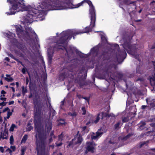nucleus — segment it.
Wrapping results in <instances>:
<instances>
[{"mask_svg": "<svg viewBox=\"0 0 155 155\" xmlns=\"http://www.w3.org/2000/svg\"><path fill=\"white\" fill-rule=\"evenodd\" d=\"M34 106V120L35 127L37 133L35 135L37 155H48L45 153L47 144V134L45 131L42 132L39 126L43 118V113L41 105V99L38 94H35L33 99Z\"/></svg>", "mask_w": 155, "mask_h": 155, "instance_id": "1", "label": "nucleus"}, {"mask_svg": "<svg viewBox=\"0 0 155 155\" xmlns=\"http://www.w3.org/2000/svg\"><path fill=\"white\" fill-rule=\"evenodd\" d=\"M37 6L38 9L31 8L30 6L26 7L24 2V0H10V5L12 7L10 8V15L15 14L16 12H22L24 11H28V14L25 17L24 21L26 23L30 24L37 18H39V15L41 14L42 15L44 12V9L46 11H48L47 8H42V3Z\"/></svg>", "mask_w": 155, "mask_h": 155, "instance_id": "2", "label": "nucleus"}, {"mask_svg": "<svg viewBox=\"0 0 155 155\" xmlns=\"http://www.w3.org/2000/svg\"><path fill=\"white\" fill-rule=\"evenodd\" d=\"M84 1L74 5L71 0H45L42 3V8L48 11L65 9L68 8H78L82 5Z\"/></svg>", "mask_w": 155, "mask_h": 155, "instance_id": "3", "label": "nucleus"}, {"mask_svg": "<svg viewBox=\"0 0 155 155\" xmlns=\"http://www.w3.org/2000/svg\"><path fill=\"white\" fill-rule=\"evenodd\" d=\"M91 20V22L90 26L86 27L82 31L79 30L78 31H74L72 30H68L65 31H63L61 33V37L60 40L57 42L58 44H63L67 41V40L69 39L70 40L73 35L74 39L75 38L74 36L80 34L88 33L92 31L93 28L95 26V22L96 21V17L95 20Z\"/></svg>", "mask_w": 155, "mask_h": 155, "instance_id": "4", "label": "nucleus"}, {"mask_svg": "<svg viewBox=\"0 0 155 155\" xmlns=\"http://www.w3.org/2000/svg\"><path fill=\"white\" fill-rule=\"evenodd\" d=\"M131 38L130 36H128L123 38L124 43L123 46L124 50H121L119 52L117 56V59L118 60L119 57L122 61L126 58L127 53L133 55H134L137 52V48L135 45H131Z\"/></svg>", "mask_w": 155, "mask_h": 155, "instance_id": "5", "label": "nucleus"}, {"mask_svg": "<svg viewBox=\"0 0 155 155\" xmlns=\"http://www.w3.org/2000/svg\"><path fill=\"white\" fill-rule=\"evenodd\" d=\"M61 37H60L61 38ZM60 38L56 42V44L58 45L57 48L58 50L61 49L62 50H65L67 54V58L65 59V61L67 63H69L72 60H74L75 58V54L74 52V50L75 51L76 48L71 47H69V48H67L65 46H62L60 45H64L65 44L67 43V41L68 39L67 40V41L65 43L63 44H58L57 43ZM68 39L70 40L69 39Z\"/></svg>", "mask_w": 155, "mask_h": 155, "instance_id": "6", "label": "nucleus"}, {"mask_svg": "<svg viewBox=\"0 0 155 155\" xmlns=\"http://www.w3.org/2000/svg\"><path fill=\"white\" fill-rule=\"evenodd\" d=\"M16 31L18 37L24 39H29L30 37L29 33L27 31H24L21 28L17 26L16 27Z\"/></svg>", "mask_w": 155, "mask_h": 155, "instance_id": "7", "label": "nucleus"}, {"mask_svg": "<svg viewBox=\"0 0 155 155\" xmlns=\"http://www.w3.org/2000/svg\"><path fill=\"white\" fill-rule=\"evenodd\" d=\"M10 43L13 44L23 53H25V50L26 49V48L23 43L18 42V40L15 38H10Z\"/></svg>", "mask_w": 155, "mask_h": 155, "instance_id": "8", "label": "nucleus"}, {"mask_svg": "<svg viewBox=\"0 0 155 155\" xmlns=\"http://www.w3.org/2000/svg\"><path fill=\"white\" fill-rule=\"evenodd\" d=\"M84 3H87L89 5L90 7L89 10V13L91 15V20H95V17L96 16L95 11L94 7L93 5L91 2L90 0H84Z\"/></svg>", "mask_w": 155, "mask_h": 155, "instance_id": "9", "label": "nucleus"}, {"mask_svg": "<svg viewBox=\"0 0 155 155\" xmlns=\"http://www.w3.org/2000/svg\"><path fill=\"white\" fill-rule=\"evenodd\" d=\"M79 131H78L77 134L74 136V138L72 139L74 144L80 145L83 140L82 136L80 134H79Z\"/></svg>", "mask_w": 155, "mask_h": 155, "instance_id": "10", "label": "nucleus"}, {"mask_svg": "<svg viewBox=\"0 0 155 155\" xmlns=\"http://www.w3.org/2000/svg\"><path fill=\"white\" fill-rule=\"evenodd\" d=\"M101 56L102 57V59L104 61L108 60L110 59V55L108 51H103Z\"/></svg>", "mask_w": 155, "mask_h": 155, "instance_id": "11", "label": "nucleus"}, {"mask_svg": "<svg viewBox=\"0 0 155 155\" xmlns=\"http://www.w3.org/2000/svg\"><path fill=\"white\" fill-rule=\"evenodd\" d=\"M45 127L46 128L48 132H49L52 129V122L48 120L45 124Z\"/></svg>", "mask_w": 155, "mask_h": 155, "instance_id": "12", "label": "nucleus"}, {"mask_svg": "<svg viewBox=\"0 0 155 155\" xmlns=\"http://www.w3.org/2000/svg\"><path fill=\"white\" fill-rule=\"evenodd\" d=\"M100 48V46L99 45H96L91 49V52L92 54L96 53V54H97L99 51Z\"/></svg>", "mask_w": 155, "mask_h": 155, "instance_id": "13", "label": "nucleus"}, {"mask_svg": "<svg viewBox=\"0 0 155 155\" xmlns=\"http://www.w3.org/2000/svg\"><path fill=\"white\" fill-rule=\"evenodd\" d=\"M25 29L26 30L25 31H27L28 32V31L31 32L35 35V38L36 39V41L38 42V36L34 30H32V29L28 27H25Z\"/></svg>", "mask_w": 155, "mask_h": 155, "instance_id": "14", "label": "nucleus"}, {"mask_svg": "<svg viewBox=\"0 0 155 155\" xmlns=\"http://www.w3.org/2000/svg\"><path fill=\"white\" fill-rule=\"evenodd\" d=\"M74 82L75 83L78 84L81 87L83 86L84 85V80L81 78H76Z\"/></svg>", "mask_w": 155, "mask_h": 155, "instance_id": "15", "label": "nucleus"}, {"mask_svg": "<svg viewBox=\"0 0 155 155\" xmlns=\"http://www.w3.org/2000/svg\"><path fill=\"white\" fill-rule=\"evenodd\" d=\"M57 121L59 122L57 125V126H58L65 125L67 124V123L65 121V120L64 119L60 118L58 119Z\"/></svg>", "mask_w": 155, "mask_h": 155, "instance_id": "16", "label": "nucleus"}, {"mask_svg": "<svg viewBox=\"0 0 155 155\" xmlns=\"http://www.w3.org/2000/svg\"><path fill=\"white\" fill-rule=\"evenodd\" d=\"M150 81L151 86L155 87V76L150 77Z\"/></svg>", "mask_w": 155, "mask_h": 155, "instance_id": "17", "label": "nucleus"}, {"mask_svg": "<svg viewBox=\"0 0 155 155\" xmlns=\"http://www.w3.org/2000/svg\"><path fill=\"white\" fill-rule=\"evenodd\" d=\"M53 53H50L48 52V60L49 63L51 64L52 62V60L53 56Z\"/></svg>", "mask_w": 155, "mask_h": 155, "instance_id": "18", "label": "nucleus"}, {"mask_svg": "<svg viewBox=\"0 0 155 155\" xmlns=\"http://www.w3.org/2000/svg\"><path fill=\"white\" fill-rule=\"evenodd\" d=\"M146 123L145 121H142L139 124V129L141 130L144 129V127L146 125Z\"/></svg>", "mask_w": 155, "mask_h": 155, "instance_id": "19", "label": "nucleus"}, {"mask_svg": "<svg viewBox=\"0 0 155 155\" xmlns=\"http://www.w3.org/2000/svg\"><path fill=\"white\" fill-rule=\"evenodd\" d=\"M75 51L77 54L81 58H84L86 57L84 56L85 54L81 52L80 51H79L77 49H75Z\"/></svg>", "mask_w": 155, "mask_h": 155, "instance_id": "20", "label": "nucleus"}, {"mask_svg": "<svg viewBox=\"0 0 155 155\" xmlns=\"http://www.w3.org/2000/svg\"><path fill=\"white\" fill-rule=\"evenodd\" d=\"M68 143L67 147L68 148H73L74 145H76L74 144V141L72 140V139L71 141L68 142Z\"/></svg>", "mask_w": 155, "mask_h": 155, "instance_id": "21", "label": "nucleus"}, {"mask_svg": "<svg viewBox=\"0 0 155 155\" xmlns=\"http://www.w3.org/2000/svg\"><path fill=\"white\" fill-rule=\"evenodd\" d=\"M21 92L23 96H24L25 94L27 92V87L22 86L21 87Z\"/></svg>", "mask_w": 155, "mask_h": 155, "instance_id": "22", "label": "nucleus"}, {"mask_svg": "<svg viewBox=\"0 0 155 155\" xmlns=\"http://www.w3.org/2000/svg\"><path fill=\"white\" fill-rule=\"evenodd\" d=\"M94 148L93 147L90 145L87 146L86 148V149L88 151L91 152L92 153H94Z\"/></svg>", "mask_w": 155, "mask_h": 155, "instance_id": "23", "label": "nucleus"}, {"mask_svg": "<svg viewBox=\"0 0 155 155\" xmlns=\"http://www.w3.org/2000/svg\"><path fill=\"white\" fill-rule=\"evenodd\" d=\"M111 68L110 67L108 66L105 70V72L108 75H111Z\"/></svg>", "mask_w": 155, "mask_h": 155, "instance_id": "24", "label": "nucleus"}, {"mask_svg": "<svg viewBox=\"0 0 155 155\" xmlns=\"http://www.w3.org/2000/svg\"><path fill=\"white\" fill-rule=\"evenodd\" d=\"M121 123V121H119L114 125V128L115 130H118L119 129L120 127L119 126Z\"/></svg>", "mask_w": 155, "mask_h": 155, "instance_id": "25", "label": "nucleus"}, {"mask_svg": "<svg viewBox=\"0 0 155 155\" xmlns=\"http://www.w3.org/2000/svg\"><path fill=\"white\" fill-rule=\"evenodd\" d=\"M28 138V136L27 134H25L23 137L21 141V143H25Z\"/></svg>", "mask_w": 155, "mask_h": 155, "instance_id": "26", "label": "nucleus"}, {"mask_svg": "<svg viewBox=\"0 0 155 155\" xmlns=\"http://www.w3.org/2000/svg\"><path fill=\"white\" fill-rule=\"evenodd\" d=\"M10 57H11L12 58H13L14 59L15 61H16L18 63L21 64L22 66H24L22 62L21 61H19L18 59L14 58L13 57L12 54L11 53H10Z\"/></svg>", "mask_w": 155, "mask_h": 155, "instance_id": "27", "label": "nucleus"}, {"mask_svg": "<svg viewBox=\"0 0 155 155\" xmlns=\"http://www.w3.org/2000/svg\"><path fill=\"white\" fill-rule=\"evenodd\" d=\"M100 114L98 113L97 114V116L96 120L94 121V123L95 124H97L99 121L100 117Z\"/></svg>", "mask_w": 155, "mask_h": 155, "instance_id": "28", "label": "nucleus"}, {"mask_svg": "<svg viewBox=\"0 0 155 155\" xmlns=\"http://www.w3.org/2000/svg\"><path fill=\"white\" fill-rule=\"evenodd\" d=\"M123 2L126 5H129L134 3V2L130 1L129 0H124Z\"/></svg>", "mask_w": 155, "mask_h": 155, "instance_id": "29", "label": "nucleus"}, {"mask_svg": "<svg viewBox=\"0 0 155 155\" xmlns=\"http://www.w3.org/2000/svg\"><path fill=\"white\" fill-rule=\"evenodd\" d=\"M26 150V147H23L21 148V155H24L25 154V152Z\"/></svg>", "mask_w": 155, "mask_h": 155, "instance_id": "30", "label": "nucleus"}, {"mask_svg": "<svg viewBox=\"0 0 155 155\" xmlns=\"http://www.w3.org/2000/svg\"><path fill=\"white\" fill-rule=\"evenodd\" d=\"M133 135V134H129L126 136L123 137L122 139L124 140H126Z\"/></svg>", "mask_w": 155, "mask_h": 155, "instance_id": "31", "label": "nucleus"}, {"mask_svg": "<svg viewBox=\"0 0 155 155\" xmlns=\"http://www.w3.org/2000/svg\"><path fill=\"white\" fill-rule=\"evenodd\" d=\"M68 115L71 116L72 117H75L77 115V114L76 112H74L72 113L71 112H68Z\"/></svg>", "mask_w": 155, "mask_h": 155, "instance_id": "32", "label": "nucleus"}, {"mask_svg": "<svg viewBox=\"0 0 155 155\" xmlns=\"http://www.w3.org/2000/svg\"><path fill=\"white\" fill-rule=\"evenodd\" d=\"M129 120V117L128 116L124 117L122 119V121L123 123L127 122Z\"/></svg>", "mask_w": 155, "mask_h": 155, "instance_id": "33", "label": "nucleus"}, {"mask_svg": "<svg viewBox=\"0 0 155 155\" xmlns=\"http://www.w3.org/2000/svg\"><path fill=\"white\" fill-rule=\"evenodd\" d=\"M117 77L119 79H122V78L123 77V74L120 72H117Z\"/></svg>", "mask_w": 155, "mask_h": 155, "instance_id": "34", "label": "nucleus"}, {"mask_svg": "<svg viewBox=\"0 0 155 155\" xmlns=\"http://www.w3.org/2000/svg\"><path fill=\"white\" fill-rule=\"evenodd\" d=\"M17 127L15 124H12L10 127V132L13 131L15 128Z\"/></svg>", "mask_w": 155, "mask_h": 155, "instance_id": "35", "label": "nucleus"}, {"mask_svg": "<svg viewBox=\"0 0 155 155\" xmlns=\"http://www.w3.org/2000/svg\"><path fill=\"white\" fill-rule=\"evenodd\" d=\"M63 133H62L58 136V140L59 141H61L63 140Z\"/></svg>", "mask_w": 155, "mask_h": 155, "instance_id": "36", "label": "nucleus"}, {"mask_svg": "<svg viewBox=\"0 0 155 155\" xmlns=\"http://www.w3.org/2000/svg\"><path fill=\"white\" fill-rule=\"evenodd\" d=\"M16 149V147L15 146H10V153L13 151H14Z\"/></svg>", "mask_w": 155, "mask_h": 155, "instance_id": "37", "label": "nucleus"}, {"mask_svg": "<svg viewBox=\"0 0 155 155\" xmlns=\"http://www.w3.org/2000/svg\"><path fill=\"white\" fill-rule=\"evenodd\" d=\"M81 109L83 112V113H82V114L83 115L85 114L86 113V110H85V107H82L81 108Z\"/></svg>", "mask_w": 155, "mask_h": 155, "instance_id": "38", "label": "nucleus"}, {"mask_svg": "<svg viewBox=\"0 0 155 155\" xmlns=\"http://www.w3.org/2000/svg\"><path fill=\"white\" fill-rule=\"evenodd\" d=\"M148 122H155V117H153L152 118H150L148 119Z\"/></svg>", "mask_w": 155, "mask_h": 155, "instance_id": "39", "label": "nucleus"}, {"mask_svg": "<svg viewBox=\"0 0 155 155\" xmlns=\"http://www.w3.org/2000/svg\"><path fill=\"white\" fill-rule=\"evenodd\" d=\"M50 137H52L54 138H55L56 137V136L54 134V132L53 131H51L50 133Z\"/></svg>", "mask_w": 155, "mask_h": 155, "instance_id": "40", "label": "nucleus"}, {"mask_svg": "<svg viewBox=\"0 0 155 155\" xmlns=\"http://www.w3.org/2000/svg\"><path fill=\"white\" fill-rule=\"evenodd\" d=\"M14 141V138L12 135L10 136V144H12Z\"/></svg>", "mask_w": 155, "mask_h": 155, "instance_id": "41", "label": "nucleus"}, {"mask_svg": "<svg viewBox=\"0 0 155 155\" xmlns=\"http://www.w3.org/2000/svg\"><path fill=\"white\" fill-rule=\"evenodd\" d=\"M64 102H65V100H63L62 101H61V104L60 106V108L61 109L62 108V107L64 105Z\"/></svg>", "mask_w": 155, "mask_h": 155, "instance_id": "42", "label": "nucleus"}, {"mask_svg": "<svg viewBox=\"0 0 155 155\" xmlns=\"http://www.w3.org/2000/svg\"><path fill=\"white\" fill-rule=\"evenodd\" d=\"M106 113H104L103 112H102L101 113V114H102V118L101 119H103V118L104 117H107V115H106Z\"/></svg>", "mask_w": 155, "mask_h": 155, "instance_id": "43", "label": "nucleus"}, {"mask_svg": "<svg viewBox=\"0 0 155 155\" xmlns=\"http://www.w3.org/2000/svg\"><path fill=\"white\" fill-rule=\"evenodd\" d=\"M85 71L87 73V70L84 67H83L81 70V72H82L84 71Z\"/></svg>", "mask_w": 155, "mask_h": 155, "instance_id": "44", "label": "nucleus"}, {"mask_svg": "<svg viewBox=\"0 0 155 155\" xmlns=\"http://www.w3.org/2000/svg\"><path fill=\"white\" fill-rule=\"evenodd\" d=\"M1 93L2 94H3V95H1L0 96V97H2V96L3 97H5V95L4 94H5L6 92L4 90H2L1 91Z\"/></svg>", "mask_w": 155, "mask_h": 155, "instance_id": "45", "label": "nucleus"}, {"mask_svg": "<svg viewBox=\"0 0 155 155\" xmlns=\"http://www.w3.org/2000/svg\"><path fill=\"white\" fill-rule=\"evenodd\" d=\"M33 129V127L31 126H30L29 127H28L27 128V130L28 131H30Z\"/></svg>", "mask_w": 155, "mask_h": 155, "instance_id": "46", "label": "nucleus"}, {"mask_svg": "<svg viewBox=\"0 0 155 155\" xmlns=\"http://www.w3.org/2000/svg\"><path fill=\"white\" fill-rule=\"evenodd\" d=\"M26 70H27V69H26V68H23L22 69L21 71H22V73L23 74H25Z\"/></svg>", "mask_w": 155, "mask_h": 155, "instance_id": "47", "label": "nucleus"}, {"mask_svg": "<svg viewBox=\"0 0 155 155\" xmlns=\"http://www.w3.org/2000/svg\"><path fill=\"white\" fill-rule=\"evenodd\" d=\"M7 102H5L4 101L0 103V106H1L2 107L6 105Z\"/></svg>", "mask_w": 155, "mask_h": 155, "instance_id": "48", "label": "nucleus"}, {"mask_svg": "<svg viewBox=\"0 0 155 155\" xmlns=\"http://www.w3.org/2000/svg\"><path fill=\"white\" fill-rule=\"evenodd\" d=\"M152 64L153 65V71H155V61H151Z\"/></svg>", "mask_w": 155, "mask_h": 155, "instance_id": "49", "label": "nucleus"}, {"mask_svg": "<svg viewBox=\"0 0 155 155\" xmlns=\"http://www.w3.org/2000/svg\"><path fill=\"white\" fill-rule=\"evenodd\" d=\"M83 99H84L85 100L87 101L88 103H89V101L90 100V98L87 97H82Z\"/></svg>", "mask_w": 155, "mask_h": 155, "instance_id": "50", "label": "nucleus"}, {"mask_svg": "<svg viewBox=\"0 0 155 155\" xmlns=\"http://www.w3.org/2000/svg\"><path fill=\"white\" fill-rule=\"evenodd\" d=\"M3 34L5 36L8 38H10V35L8 33L4 32Z\"/></svg>", "mask_w": 155, "mask_h": 155, "instance_id": "51", "label": "nucleus"}, {"mask_svg": "<svg viewBox=\"0 0 155 155\" xmlns=\"http://www.w3.org/2000/svg\"><path fill=\"white\" fill-rule=\"evenodd\" d=\"M63 144L62 142H61L58 143H56V147H59L61 146Z\"/></svg>", "mask_w": 155, "mask_h": 155, "instance_id": "52", "label": "nucleus"}, {"mask_svg": "<svg viewBox=\"0 0 155 155\" xmlns=\"http://www.w3.org/2000/svg\"><path fill=\"white\" fill-rule=\"evenodd\" d=\"M77 97H78L79 99L81 98H82V97H83L82 95L78 94H77Z\"/></svg>", "mask_w": 155, "mask_h": 155, "instance_id": "53", "label": "nucleus"}, {"mask_svg": "<svg viewBox=\"0 0 155 155\" xmlns=\"http://www.w3.org/2000/svg\"><path fill=\"white\" fill-rule=\"evenodd\" d=\"M98 137L96 135H93L91 136V139L92 140H95Z\"/></svg>", "mask_w": 155, "mask_h": 155, "instance_id": "54", "label": "nucleus"}, {"mask_svg": "<svg viewBox=\"0 0 155 155\" xmlns=\"http://www.w3.org/2000/svg\"><path fill=\"white\" fill-rule=\"evenodd\" d=\"M147 143V142L145 141H144L142 142L141 143V144H140V147H141L143 146V145H145Z\"/></svg>", "mask_w": 155, "mask_h": 155, "instance_id": "55", "label": "nucleus"}, {"mask_svg": "<svg viewBox=\"0 0 155 155\" xmlns=\"http://www.w3.org/2000/svg\"><path fill=\"white\" fill-rule=\"evenodd\" d=\"M9 110V108L8 107H6L5 109H4L2 111L3 113H4L7 110Z\"/></svg>", "mask_w": 155, "mask_h": 155, "instance_id": "56", "label": "nucleus"}, {"mask_svg": "<svg viewBox=\"0 0 155 155\" xmlns=\"http://www.w3.org/2000/svg\"><path fill=\"white\" fill-rule=\"evenodd\" d=\"M65 73H61L60 74V77H61L62 76H63V77L64 78L65 77Z\"/></svg>", "mask_w": 155, "mask_h": 155, "instance_id": "57", "label": "nucleus"}, {"mask_svg": "<svg viewBox=\"0 0 155 155\" xmlns=\"http://www.w3.org/2000/svg\"><path fill=\"white\" fill-rule=\"evenodd\" d=\"M4 148L2 147H0V151L2 152L3 153L4 152Z\"/></svg>", "mask_w": 155, "mask_h": 155, "instance_id": "58", "label": "nucleus"}, {"mask_svg": "<svg viewBox=\"0 0 155 155\" xmlns=\"http://www.w3.org/2000/svg\"><path fill=\"white\" fill-rule=\"evenodd\" d=\"M87 128L86 126L81 127V130L82 131H84Z\"/></svg>", "mask_w": 155, "mask_h": 155, "instance_id": "59", "label": "nucleus"}, {"mask_svg": "<svg viewBox=\"0 0 155 155\" xmlns=\"http://www.w3.org/2000/svg\"><path fill=\"white\" fill-rule=\"evenodd\" d=\"M147 107V105H142L141 107V109L142 110L144 109Z\"/></svg>", "mask_w": 155, "mask_h": 155, "instance_id": "60", "label": "nucleus"}, {"mask_svg": "<svg viewBox=\"0 0 155 155\" xmlns=\"http://www.w3.org/2000/svg\"><path fill=\"white\" fill-rule=\"evenodd\" d=\"M26 83L27 85L29 82V79L28 77H26L25 78Z\"/></svg>", "mask_w": 155, "mask_h": 155, "instance_id": "61", "label": "nucleus"}, {"mask_svg": "<svg viewBox=\"0 0 155 155\" xmlns=\"http://www.w3.org/2000/svg\"><path fill=\"white\" fill-rule=\"evenodd\" d=\"M102 134V133L99 132H97L96 135H97V136L98 137L99 136H100Z\"/></svg>", "mask_w": 155, "mask_h": 155, "instance_id": "62", "label": "nucleus"}, {"mask_svg": "<svg viewBox=\"0 0 155 155\" xmlns=\"http://www.w3.org/2000/svg\"><path fill=\"white\" fill-rule=\"evenodd\" d=\"M150 126L153 127H155V123H152L150 124Z\"/></svg>", "mask_w": 155, "mask_h": 155, "instance_id": "63", "label": "nucleus"}, {"mask_svg": "<svg viewBox=\"0 0 155 155\" xmlns=\"http://www.w3.org/2000/svg\"><path fill=\"white\" fill-rule=\"evenodd\" d=\"M33 96L31 92H30V94L28 95V98L30 99Z\"/></svg>", "mask_w": 155, "mask_h": 155, "instance_id": "64", "label": "nucleus"}]
</instances>
